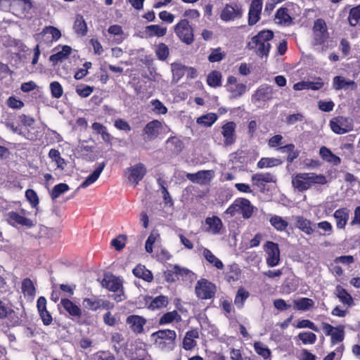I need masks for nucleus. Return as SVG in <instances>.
<instances>
[{
	"mask_svg": "<svg viewBox=\"0 0 360 360\" xmlns=\"http://www.w3.org/2000/svg\"><path fill=\"white\" fill-rule=\"evenodd\" d=\"M333 217L335 219L337 228L343 229L349 220V211L345 207L340 208L334 212Z\"/></svg>",
	"mask_w": 360,
	"mask_h": 360,
	"instance_id": "24",
	"label": "nucleus"
},
{
	"mask_svg": "<svg viewBox=\"0 0 360 360\" xmlns=\"http://www.w3.org/2000/svg\"><path fill=\"white\" fill-rule=\"evenodd\" d=\"M101 284L102 287L112 292L119 291L122 288V281L112 274H105Z\"/></svg>",
	"mask_w": 360,
	"mask_h": 360,
	"instance_id": "17",
	"label": "nucleus"
},
{
	"mask_svg": "<svg viewBox=\"0 0 360 360\" xmlns=\"http://www.w3.org/2000/svg\"><path fill=\"white\" fill-rule=\"evenodd\" d=\"M330 126L332 131L338 134H343L352 129L351 120L344 117L333 118L330 122Z\"/></svg>",
	"mask_w": 360,
	"mask_h": 360,
	"instance_id": "9",
	"label": "nucleus"
},
{
	"mask_svg": "<svg viewBox=\"0 0 360 360\" xmlns=\"http://www.w3.org/2000/svg\"><path fill=\"white\" fill-rule=\"evenodd\" d=\"M50 89L53 98H59L63 96V89L59 82H52L50 84Z\"/></svg>",
	"mask_w": 360,
	"mask_h": 360,
	"instance_id": "56",
	"label": "nucleus"
},
{
	"mask_svg": "<svg viewBox=\"0 0 360 360\" xmlns=\"http://www.w3.org/2000/svg\"><path fill=\"white\" fill-rule=\"evenodd\" d=\"M159 237V234L153 231L150 234L145 244V249L147 252L151 253L153 252V245L155 243Z\"/></svg>",
	"mask_w": 360,
	"mask_h": 360,
	"instance_id": "57",
	"label": "nucleus"
},
{
	"mask_svg": "<svg viewBox=\"0 0 360 360\" xmlns=\"http://www.w3.org/2000/svg\"><path fill=\"white\" fill-rule=\"evenodd\" d=\"M227 90L231 94V98H236L241 96L246 91V86L238 83L236 77L229 76L227 79Z\"/></svg>",
	"mask_w": 360,
	"mask_h": 360,
	"instance_id": "16",
	"label": "nucleus"
},
{
	"mask_svg": "<svg viewBox=\"0 0 360 360\" xmlns=\"http://www.w3.org/2000/svg\"><path fill=\"white\" fill-rule=\"evenodd\" d=\"M255 210V207L248 199L238 198L226 209L224 214H229L230 217L239 214L244 219H249L252 216Z\"/></svg>",
	"mask_w": 360,
	"mask_h": 360,
	"instance_id": "5",
	"label": "nucleus"
},
{
	"mask_svg": "<svg viewBox=\"0 0 360 360\" xmlns=\"http://www.w3.org/2000/svg\"><path fill=\"white\" fill-rule=\"evenodd\" d=\"M236 124L233 122H228L221 127V134L224 139V144L226 146L233 144L236 141Z\"/></svg>",
	"mask_w": 360,
	"mask_h": 360,
	"instance_id": "15",
	"label": "nucleus"
},
{
	"mask_svg": "<svg viewBox=\"0 0 360 360\" xmlns=\"http://www.w3.org/2000/svg\"><path fill=\"white\" fill-rule=\"evenodd\" d=\"M276 18L278 20L279 23H286L291 20L290 16L288 14L285 8H280L277 11Z\"/></svg>",
	"mask_w": 360,
	"mask_h": 360,
	"instance_id": "62",
	"label": "nucleus"
},
{
	"mask_svg": "<svg viewBox=\"0 0 360 360\" xmlns=\"http://www.w3.org/2000/svg\"><path fill=\"white\" fill-rule=\"evenodd\" d=\"M162 123L158 120H154L149 122L145 126L143 129V134L146 136V139L148 141H152L155 139L159 136L162 130Z\"/></svg>",
	"mask_w": 360,
	"mask_h": 360,
	"instance_id": "14",
	"label": "nucleus"
},
{
	"mask_svg": "<svg viewBox=\"0 0 360 360\" xmlns=\"http://www.w3.org/2000/svg\"><path fill=\"white\" fill-rule=\"evenodd\" d=\"M51 35V38L49 39V41H57L61 37L60 31L55 27L48 26L44 28L43 31L39 34V36L46 37Z\"/></svg>",
	"mask_w": 360,
	"mask_h": 360,
	"instance_id": "40",
	"label": "nucleus"
},
{
	"mask_svg": "<svg viewBox=\"0 0 360 360\" xmlns=\"http://www.w3.org/2000/svg\"><path fill=\"white\" fill-rule=\"evenodd\" d=\"M348 21L352 26H356L360 21V5L352 8L349 13Z\"/></svg>",
	"mask_w": 360,
	"mask_h": 360,
	"instance_id": "51",
	"label": "nucleus"
},
{
	"mask_svg": "<svg viewBox=\"0 0 360 360\" xmlns=\"http://www.w3.org/2000/svg\"><path fill=\"white\" fill-rule=\"evenodd\" d=\"M198 330L194 329L186 332L183 340V347L186 350H191L196 345L195 339L198 338Z\"/></svg>",
	"mask_w": 360,
	"mask_h": 360,
	"instance_id": "26",
	"label": "nucleus"
},
{
	"mask_svg": "<svg viewBox=\"0 0 360 360\" xmlns=\"http://www.w3.org/2000/svg\"><path fill=\"white\" fill-rule=\"evenodd\" d=\"M8 217L9 219L13 222L28 228H31L35 225V223L32 220L25 217L15 212H10L8 213Z\"/></svg>",
	"mask_w": 360,
	"mask_h": 360,
	"instance_id": "29",
	"label": "nucleus"
},
{
	"mask_svg": "<svg viewBox=\"0 0 360 360\" xmlns=\"http://www.w3.org/2000/svg\"><path fill=\"white\" fill-rule=\"evenodd\" d=\"M319 155L324 161L333 165L338 166L341 162V159L333 154L331 150L326 146H321L320 148Z\"/></svg>",
	"mask_w": 360,
	"mask_h": 360,
	"instance_id": "25",
	"label": "nucleus"
},
{
	"mask_svg": "<svg viewBox=\"0 0 360 360\" xmlns=\"http://www.w3.org/2000/svg\"><path fill=\"white\" fill-rule=\"evenodd\" d=\"M249 296L250 293L248 290L243 287L239 288L234 300L235 305L237 306L238 308H242Z\"/></svg>",
	"mask_w": 360,
	"mask_h": 360,
	"instance_id": "41",
	"label": "nucleus"
},
{
	"mask_svg": "<svg viewBox=\"0 0 360 360\" xmlns=\"http://www.w3.org/2000/svg\"><path fill=\"white\" fill-rule=\"evenodd\" d=\"M25 197L32 207L36 208L37 207L39 200L37 193L34 190L27 189L25 191Z\"/></svg>",
	"mask_w": 360,
	"mask_h": 360,
	"instance_id": "55",
	"label": "nucleus"
},
{
	"mask_svg": "<svg viewBox=\"0 0 360 360\" xmlns=\"http://www.w3.org/2000/svg\"><path fill=\"white\" fill-rule=\"evenodd\" d=\"M327 183L328 180L326 176L314 172L299 173L292 178V185L299 192L309 189L314 184L324 185Z\"/></svg>",
	"mask_w": 360,
	"mask_h": 360,
	"instance_id": "2",
	"label": "nucleus"
},
{
	"mask_svg": "<svg viewBox=\"0 0 360 360\" xmlns=\"http://www.w3.org/2000/svg\"><path fill=\"white\" fill-rule=\"evenodd\" d=\"M151 105L153 108V111H155L156 113L164 115L166 114L167 112V108L159 100L152 101Z\"/></svg>",
	"mask_w": 360,
	"mask_h": 360,
	"instance_id": "63",
	"label": "nucleus"
},
{
	"mask_svg": "<svg viewBox=\"0 0 360 360\" xmlns=\"http://www.w3.org/2000/svg\"><path fill=\"white\" fill-rule=\"evenodd\" d=\"M255 352L264 359L269 358L271 352L269 349L260 342H255L254 345Z\"/></svg>",
	"mask_w": 360,
	"mask_h": 360,
	"instance_id": "54",
	"label": "nucleus"
},
{
	"mask_svg": "<svg viewBox=\"0 0 360 360\" xmlns=\"http://www.w3.org/2000/svg\"><path fill=\"white\" fill-rule=\"evenodd\" d=\"M175 33L186 44H191L193 39V31L186 19L181 20L174 27Z\"/></svg>",
	"mask_w": 360,
	"mask_h": 360,
	"instance_id": "8",
	"label": "nucleus"
},
{
	"mask_svg": "<svg viewBox=\"0 0 360 360\" xmlns=\"http://www.w3.org/2000/svg\"><path fill=\"white\" fill-rule=\"evenodd\" d=\"M224 56L225 53L224 52H221V49L218 48L212 51L211 53L208 57V59L211 63L219 62L221 60L224 58Z\"/></svg>",
	"mask_w": 360,
	"mask_h": 360,
	"instance_id": "60",
	"label": "nucleus"
},
{
	"mask_svg": "<svg viewBox=\"0 0 360 360\" xmlns=\"http://www.w3.org/2000/svg\"><path fill=\"white\" fill-rule=\"evenodd\" d=\"M168 304V298L164 295L156 297L150 303V307L153 309L160 308L167 306Z\"/></svg>",
	"mask_w": 360,
	"mask_h": 360,
	"instance_id": "58",
	"label": "nucleus"
},
{
	"mask_svg": "<svg viewBox=\"0 0 360 360\" xmlns=\"http://www.w3.org/2000/svg\"><path fill=\"white\" fill-rule=\"evenodd\" d=\"M207 82L209 86L212 87L220 86L221 84V74L218 71H212L208 75L207 78Z\"/></svg>",
	"mask_w": 360,
	"mask_h": 360,
	"instance_id": "45",
	"label": "nucleus"
},
{
	"mask_svg": "<svg viewBox=\"0 0 360 360\" xmlns=\"http://www.w3.org/2000/svg\"><path fill=\"white\" fill-rule=\"evenodd\" d=\"M266 254V263L269 267L277 266L281 261V252L278 245L272 241H267L264 245Z\"/></svg>",
	"mask_w": 360,
	"mask_h": 360,
	"instance_id": "7",
	"label": "nucleus"
},
{
	"mask_svg": "<svg viewBox=\"0 0 360 360\" xmlns=\"http://www.w3.org/2000/svg\"><path fill=\"white\" fill-rule=\"evenodd\" d=\"M313 31L316 44L323 43L328 37L327 26L323 19H318L314 22Z\"/></svg>",
	"mask_w": 360,
	"mask_h": 360,
	"instance_id": "13",
	"label": "nucleus"
},
{
	"mask_svg": "<svg viewBox=\"0 0 360 360\" xmlns=\"http://www.w3.org/2000/svg\"><path fill=\"white\" fill-rule=\"evenodd\" d=\"M22 291L25 295L32 296L35 293V288L30 278H25L22 283Z\"/></svg>",
	"mask_w": 360,
	"mask_h": 360,
	"instance_id": "53",
	"label": "nucleus"
},
{
	"mask_svg": "<svg viewBox=\"0 0 360 360\" xmlns=\"http://www.w3.org/2000/svg\"><path fill=\"white\" fill-rule=\"evenodd\" d=\"M69 190V186L68 184L64 183H60L57 185H56L51 192V197L52 200H55L56 198H58L61 194L64 193L65 192L68 191Z\"/></svg>",
	"mask_w": 360,
	"mask_h": 360,
	"instance_id": "50",
	"label": "nucleus"
},
{
	"mask_svg": "<svg viewBox=\"0 0 360 360\" xmlns=\"http://www.w3.org/2000/svg\"><path fill=\"white\" fill-rule=\"evenodd\" d=\"M83 305L85 308L96 311L99 309L98 300L91 298H84L83 300Z\"/></svg>",
	"mask_w": 360,
	"mask_h": 360,
	"instance_id": "61",
	"label": "nucleus"
},
{
	"mask_svg": "<svg viewBox=\"0 0 360 360\" xmlns=\"http://www.w3.org/2000/svg\"><path fill=\"white\" fill-rule=\"evenodd\" d=\"M181 315L176 310H174L164 314L160 319L159 323L163 325L170 323L173 321L179 323L181 321Z\"/></svg>",
	"mask_w": 360,
	"mask_h": 360,
	"instance_id": "34",
	"label": "nucleus"
},
{
	"mask_svg": "<svg viewBox=\"0 0 360 360\" xmlns=\"http://www.w3.org/2000/svg\"><path fill=\"white\" fill-rule=\"evenodd\" d=\"M202 255L208 262L212 264L217 269H223L224 264L210 250L204 248Z\"/></svg>",
	"mask_w": 360,
	"mask_h": 360,
	"instance_id": "38",
	"label": "nucleus"
},
{
	"mask_svg": "<svg viewBox=\"0 0 360 360\" xmlns=\"http://www.w3.org/2000/svg\"><path fill=\"white\" fill-rule=\"evenodd\" d=\"M242 8L239 4H226L221 11L220 18L223 21L234 20L242 17Z\"/></svg>",
	"mask_w": 360,
	"mask_h": 360,
	"instance_id": "12",
	"label": "nucleus"
},
{
	"mask_svg": "<svg viewBox=\"0 0 360 360\" xmlns=\"http://www.w3.org/2000/svg\"><path fill=\"white\" fill-rule=\"evenodd\" d=\"M354 86V82L347 80L342 76H335L333 80V86L335 90L347 89L349 86Z\"/></svg>",
	"mask_w": 360,
	"mask_h": 360,
	"instance_id": "35",
	"label": "nucleus"
},
{
	"mask_svg": "<svg viewBox=\"0 0 360 360\" xmlns=\"http://www.w3.org/2000/svg\"><path fill=\"white\" fill-rule=\"evenodd\" d=\"M111 342L117 353L124 352L129 360H151L145 345L142 343H140L139 345H136L134 347L131 346L130 352H127V343L120 333H113L111 337Z\"/></svg>",
	"mask_w": 360,
	"mask_h": 360,
	"instance_id": "1",
	"label": "nucleus"
},
{
	"mask_svg": "<svg viewBox=\"0 0 360 360\" xmlns=\"http://www.w3.org/2000/svg\"><path fill=\"white\" fill-rule=\"evenodd\" d=\"M322 328L326 335L331 337L332 344H336L343 340L345 337L344 327L342 326H338L333 327L327 323H322Z\"/></svg>",
	"mask_w": 360,
	"mask_h": 360,
	"instance_id": "11",
	"label": "nucleus"
},
{
	"mask_svg": "<svg viewBox=\"0 0 360 360\" xmlns=\"http://www.w3.org/2000/svg\"><path fill=\"white\" fill-rule=\"evenodd\" d=\"M154 345L160 350L170 351L174 346L176 338V332L173 330H160L151 335Z\"/></svg>",
	"mask_w": 360,
	"mask_h": 360,
	"instance_id": "4",
	"label": "nucleus"
},
{
	"mask_svg": "<svg viewBox=\"0 0 360 360\" xmlns=\"http://www.w3.org/2000/svg\"><path fill=\"white\" fill-rule=\"evenodd\" d=\"M269 222L278 231H285L288 226V221L278 215L272 216L269 219Z\"/></svg>",
	"mask_w": 360,
	"mask_h": 360,
	"instance_id": "39",
	"label": "nucleus"
},
{
	"mask_svg": "<svg viewBox=\"0 0 360 360\" xmlns=\"http://www.w3.org/2000/svg\"><path fill=\"white\" fill-rule=\"evenodd\" d=\"M186 178L195 184L201 185L208 184L214 176L213 170H200L196 173H187Z\"/></svg>",
	"mask_w": 360,
	"mask_h": 360,
	"instance_id": "10",
	"label": "nucleus"
},
{
	"mask_svg": "<svg viewBox=\"0 0 360 360\" xmlns=\"http://www.w3.org/2000/svg\"><path fill=\"white\" fill-rule=\"evenodd\" d=\"M49 157L56 163L58 168L61 169H64L65 162V160L60 156V154L58 150L53 148L51 149L49 153Z\"/></svg>",
	"mask_w": 360,
	"mask_h": 360,
	"instance_id": "49",
	"label": "nucleus"
},
{
	"mask_svg": "<svg viewBox=\"0 0 360 360\" xmlns=\"http://www.w3.org/2000/svg\"><path fill=\"white\" fill-rule=\"evenodd\" d=\"M295 226L300 231L307 235H311L314 230L316 225L314 224L310 220L304 218L302 216H296L295 217Z\"/></svg>",
	"mask_w": 360,
	"mask_h": 360,
	"instance_id": "23",
	"label": "nucleus"
},
{
	"mask_svg": "<svg viewBox=\"0 0 360 360\" xmlns=\"http://www.w3.org/2000/svg\"><path fill=\"white\" fill-rule=\"evenodd\" d=\"M60 304L63 308L71 315L76 317H80L82 315V310L80 308L74 304L68 299H62Z\"/></svg>",
	"mask_w": 360,
	"mask_h": 360,
	"instance_id": "30",
	"label": "nucleus"
},
{
	"mask_svg": "<svg viewBox=\"0 0 360 360\" xmlns=\"http://www.w3.org/2000/svg\"><path fill=\"white\" fill-rule=\"evenodd\" d=\"M273 89L270 86H262L257 89L252 96V102L257 103L261 101H266L273 97Z\"/></svg>",
	"mask_w": 360,
	"mask_h": 360,
	"instance_id": "20",
	"label": "nucleus"
},
{
	"mask_svg": "<svg viewBox=\"0 0 360 360\" xmlns=\"http://www.w3.org/2000/svg\"><path fill=\"white\" fill-rule=\"evenodd\" d=\"M228 281H238L240 276V269L236 264H231L229 266L226 274Z\"/></svg>",
	"mask_w": 360,
	"mask_h": 360,
	"instance_id": "48",
	"label": "nucleus"
},
{
	"mask_svg": "<svg viewBox=\"0 0 360 360\" xmlns=\"http://www.w3.org/2000/svg\"><path fill=\"white\" fill-rule=\"evenodd\" d=\"M205 222L209 226V231L212 234H218L220 233L223 224L218 217H208L206 219Z\"/></svg>",
	"mask_w": 360,
	"mask_h": 360,
	"instance_id": "31",
	"label": "nucleus"
},
{
	"mask_svg": "<svg viewBox=\"0 0 360 360\" xmlns=\"http://www.w3.org/2000/svg\"><path fill=\"white\" fill-rule=\"evenodd\" d=\"M146 33L148 37L154 36L160 37H163L167 33V27H161L158 25H151L146 27Z\"/></svg>",
	"mask_w": 360,
	"mask_h": 360,
	"instance_id": "32",
	"label": "nucleus"
},
{
	"mask_svg": "<svg viewBox=\"0 0 360 360\" xmlns=\"http://www.w3.org/2000/svg\"><path fill=\"white\" fill-rule=\"evenodd\" d=\"M252 184L259 188H264L265 183H276V177L271 173H257L251 176Z\"/></svg>",
	"mask_w": 360,
	"mask_h": 360,
	"instance_id": "21",
	"label": "nucleus"
},
{
	"mask_svg": "<svg viewBox=\"0 0 360 360\" xmlns=\"http://www.w3.org/2000/svg\"><path fill=\"white\" fill-rule=\"evenodd\" d=\"M262 0H252L248 12V25H254L259 20L262 8Z\"/></svg>",
	"mask_w": 360,
	"mask_h": 360,
	"instance_id": "18",
	"label": "nucleus"
},
{
	"mask_svg": "<svg viewBox=\"0 0 360 360\" xmlns=\"http://www.w3.org/2000/svg\"><path fill=\"white\" fill-rule=\"evenodd\" d=\"M217 120L215 113H207L198 118L197 123L205 127H211Z\"/></svg>",
	"mask_w": 360,
	"mask_h": 360,
	"instance_id": "46",
	"label": "nucleus"
},
{
	"mask_svg": "<svg viewBox=\"0 0 360 360\" xmlns=\"http://www.w3.org/2000/svg\"><path fill=\"white\" fill-rule=\"evenodd\" d=\"M73 29L75 32L81 36L86 35L87 32V26L85 22V20L83 18V16L81 15H77L76 16L75 23L73 25Z\"/></svg>",
	"mask_w": 360,
	"mask_h": 360,
	"instance_id": "36",
	"label": "nucleus"
},
{
	"mask_svg": "<svg viewBox=\"0 0 360 360\" xmlns=\"http://www.w3.org/2000/svg\"><path fill=\"white\" fill-rule=\"evenodd\" d=\"M295 308L297 310L307 311L314 306V302L307 297H302L299 300H294Z\"/></svg>",
	"mask_w": 360,
	"mask_h": 360,
	"instance_id": "37",
	"label": "nucleus"
},
{
	"mask_svg": "<svg viewBox=\"0 0 360 360\" xmlns=\"http://www.w3.org/2000/svg\"><path fill=\"white\" fill-rule=\"evenodd\" d=\"M105 167V163L104 162L100 163L95 169V170L86 178V179L82 182L79 187L86 188L94 184L98 179Z\"/></svg>",
	"mask_w": 360,
	"mask_h": 360,
	"instance_id": "27",
	"label": "nucleus"
},
{
	"mask_svg": "<svg viewBox=\"0 0 360 360\" xmlns=\"http://www.w3.org/2000/svg\"><path fill=\"white\" fill-rule=\"evenodd\" d=\"M281 164V161L274 158H262L257 162V167L259 169L272 167Z\"/></svg>",
	"mask_w": 360,
	"mask_h": 360,
	"instance_id": "44",
	"label": "nucleus"
},
{
	"mask_svg": "<svg viewBox=\"0 0 360 360\" xmlns=\"http://www.w3.org/2000/svg\"><path fill=\"white\" fill-rule=\"evenodd\" d=\"M94 91V87L88 85H79L76 87L77 94L82 97H88Z\"/></svg>",
	"mask_w": 360,
	"mask_h": 360,
	"instance_id": "59",
	"label": "nucleus"
},
{
	"mask_svg": "<svg viewBox=\"0 0 360 360\" xmlns=\"http://www.w3.org/2000/svg\"><path fill=\"white\" fill-rule=\"evenodd\" d=\"M155 54L159 60H165L169 56V49L165 44L160 43L157 46Z\"/></svg>",
	"mask_w": 360,
	"mask_h": 360,
	"instance_id": "52",
	"label": "nucleus"
},
{
	"mask_svg": "<svg viewBox=\"0 0 360 360\" xmlns=\"http://www.w3.org/2000/svg\"><path fill=\"white\" fill-rule=\"evenodd\" d=\"M175 274L178 276H181L184 280L193 281L195 278V274L189 269L181 267L179 265L175 264L174 266Z\"/></svg>",
	"mask_w": 360,
	"mask_h": 360,
	"instance_id": "42",
	"label": "nucleus"
},
{
	"mask_svg": "<svg viewBox=\"0 0 360 360\" xmlns=\"http://www.w3.org/2000/svg\"><path fill=\"white\" fill-rule=\"evenodd\" d=\"M195 292L196 296L200 299H211L215 295L216 286L207 279L201 278L196 283Z\"/></svg>",
	"mask_w": 360,
	"mask_h": 360,
	"instance_id": "6",
	"label": "nucleus"
},
{
	"mask_svg": "<svg viewBox=\"0 0 360 360\" xmlns=\"http://www.w3.org/2000/svg\"><path fill=\"white\" fill-rule=\"evenodd\" d=\"M134 275L147 282H151L153 279V274L145 266L139 264L132 271Z\"/></svg>",
	"mask_w": 360,
	"mask_h": 360,
	"instance_id": "28",
	"label": "nucleus"
},
{
	"mask_svg": "<svg viewBox=\"0 0 360 360\" xmlns=\"http://www.w3.org/2000/svg\"><path fill=\"white\" fill-rule=\"evenodd\" d=\"M304 345H313L316 341V335L311 332H302L295 338Z\"/></svg>",
	"mask_w": 360,
	"mask_h": 360,
	"instance_id": "47",
	"label": "nucleus"
},
{
	"mask_svg": "<svg viewBox=\"0 0 360 360\" xmlns=\"http://www.w3.org/2000/svg\"><path fill=\"white\" fill-rule=\"evenodd\" d=\"M72 49L69 46H63L62 50L50 56V60L53 63L62 61L66 58L71 53Z\"/></svg>",
	"mask_w": 360,
	"mask_h": 360,
	"instance_id": "43",
	"label": "nucleus"
},
{
	"mask_svg": "<svg viewBox=\"0 0 360 360\" xmlns=\"http://www.w3.org/2000/svg\"><path fill=\"white\" fill-rule=\"evenodd\" d=\"M129 172V181L137 185L146 174V168L142 163H139L127 169Z\"/></svg>",
	"mask_w": 360,
	"mask_h": 360,
	"instance_id": "19",
	"label": "nucleus"
},
{
	"mask_svg": "<svg viewBox=\"0 0 360 360\" xmlns=\"http://www.w3.org/2000/svg\"><path fill=\"white\" fill-rule=\"evenodd\" d=\"M91 360H115V357L110 352L103 351L94 354Z\"/></svg>",
	"mask_w": 360,
	"mask_h": 360,
	"instance_id": "64",
	"label": "nucleus"
},
{
	"mask_svg": "<svg viewBox=\"0 0 360 360\" xmlns=\"http://www.w3.org/2000/svg\"><path fill=\"white\" fill-rule=\"evenodd\" d=\"M126 323L131 330L136 333H141L143 326L146 323V319L138 315H130L127 318Z\"/></svg>",
	"mask_w": 360,
	"mask_h": 360,
	"instance_id": "22",
	"label": "nucleus"
},
{
	"mask_svg": "<svg viewBox=\"0 0 360 360\" xmlns=\"http://www.w3.org/2000/svg\"><path fill=\"white\" fill-rule=\"evenodd\" d=\"M337 297L344 304L349 307L354 305V300L345 289L338 285L335 289Z\"/></svg>",
	"mask_w": 360,
	"mask_h": 360,
	"instance_id": "33",
	"label": "nucleus"
},
{
	"mask_svg": "<svg viewBox=\"0 0 360 360\" xmlns=\"http://www.w3.org/2000/svg\"><path fill=\"white\" fill-rule=\"evenodd\" d=\"M274 33L271 30H263L253 37L248 43V47L254 50L261 56H266L269 52L271 45L269 41L273 39Z\"/></svg>",
	"mask_w": 360,
	"mask_h": 360,
	"instance_id": "3",
	"label": "nucleus"
}]
</instances>
